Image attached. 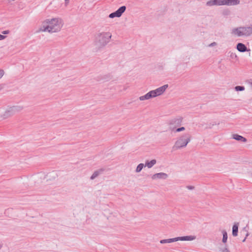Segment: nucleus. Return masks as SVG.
<instances>
[{
    "label": "nucleus",
    "instance_id": "nucleus-11",
    "mask_svg": "<svg viewBox=\"0 0 252 252\" xmlns=\"http://www.w3.org/2000/svg\"><path fill=\"white\" fill-rule=\"evenodd\" d=\"M239 3V0H224V5H236Z\"/></svg>",
    "mask_w": 252,
    "mask_h": 252
},
{
    "label": "nucleus",
    "instance_id": "nucleus-29",
    "mask_svg": "<svg viewBox=\"0 0 252 252\" xmlns=\"http://www.w3.org/2000/svg\"><path fill=\"white\" fill-rule=\"evenodd\" d=\"M187 189H190V190H192L193 189H194V187L193 186H188L187 187Z\"/></svg>",
    "mask_w": 252,
    "mask_h": 252
},
{
    "label": "nucleus",
    "instance_id": "nucleus-21",
    "mask_svg": "<svg viewBox=\"0 0 252 252\" xmlns=\"http://www.w3.org/2000/svg\"><path fill=\"white\" fill-rule=\"evenodd\" d=\"M236 91H243L245 90V87L242 86H237L235 87Z\"/></svg>",
    "mask_w": 252,
    "mask_h": 252
},
{
    "label": "nucleus",
    "instance_id": "nucleus-30",
    "mask_svg": "<svg viewBox=\"0 0 252 252\" xmlns=\"http://www.w3.org/2000/svg\"><path fill=\"white\" fill-rule=\"evenodd\" d=\"M50 174H51V175H52V176L54 178H55L56 177V176H57V174L55 173H54V172L51 173H50Z\"/></svg>",
    "mask_w": 252,
    "mask_h": 252
},
{
    "label": "nucleus",
    "instance_id": "nucleus-18",
    "mask_svg": "<svg viewBox=\"0 0 252 252\" xmlns=\"http://www.w3.org/2000/svg\"><path fill=\"white\" fill-rule=\"evenodd\" d=\"M222 235H223L222 242V243L225 244L226 243L227 240V232L225 230H223L222 231Z\"/></svg>",
    "mask_w": 252,
    "mask_h": 252
},
{
    "label": "nucleus",
    "instance_id": "nucleus-20",
    "mask_svg": "<svg viewBox=\"0 0 252 252\" xmlns=\"http://www.w3.org/2000/svg\"><path fill=\"white\" fill-rule=\"evenodd\" d=\"M215 5H224V0H214Z\"/></svg>",
    "mask_w": 252,
    "mask_h": 252
},
{
    "label": "nucleus",
    "instance_id": "nucleus-4",
    "mask_svg": "<svg viewBox=\"0 0 252 252\" xmlns=\"http://www.w3.org/2000/svg\"><path fill=\"white\" fill-rule=\"evenodd\" d=\"M191 136L189 134H185L180 136L173 147L174 150H178L186 147L190 142Z\"/></svg>",
    "mask_w": 252,
    "mask_h": 252
},
{
    "label": "nucleus",
    "instance_id": "nucleus-16",
    "mask_svg": "<svg viewBox=\"0 0 252 252\" xmlns=\"http://www.w3.org/2000/svg\"><path fill=\"white\" fill-rule=\"evenodd\" d=\"M103 171V169H100L98 170L95 171L94 173L91 176L90 179L91 180H94L95 178H96L100 174H101Z\"/></svg>",
    "mask_w": 252,
    "mask_h": 252
},
{
    "label": "nucleus",
    "instance_id": "nucleus-8",
    "mask_svg": "<svg viewBox=\"0 0 252 252\" xmlns=\"http://www.w3.org/2000/svg\"><path fill=\"white\" fill-rule=\"evenodd\" d=\"M168 87V85L166 84L160 87L155 90L151 91V93H152L153 97H155L162 94Z\"/></svg>",
    "mask_w": 252,
    "mask_h": 252
},
{
    "label": "nucleus",
    "instance_id": "nucleus-14",
    "mask_svg": "<svg viewBox=\"0 0 252 252\" xmlns=\"http://www.w3.org/2000/svg\"><path fill=\"white\" fill-rule=\"evenodd\" d=\"M232 138L236 140L242 141L243 142H246L247 141V140L246 138L237 134H233Z\"/></svg>",
    "mask_w": 252,
    "mask_h": 252
},
{
    "label": "nucleus",
    "instance_id": "nucleus-7",
    "mask_svg": "<svg viewBox=\"0 0 252 252\" xmlns=\"http://www.w3.org/2000/svg\"><path fill=\"white\" fill-rule=\"evenodd\" d=\"M183 119V117L181 116H178L171 119L168 123L169 129L172 131H174L176 128L182 125Z\"/></svg>",
    "mask_w": 252,
    "mask_h": 252
},
{
    "label": "nucleus",
    "instance_id": "nucleus-10",
    "mask_svg": "<svg viewBox=\"0 0 252 252\" xmlns=\"http://www.w3.org/2000/svg\"><path fill=\"white\" fill-rule=\"evenodd\" d=\"M168 177V175L167 174L163 172H160L158 173H156L154 174L152 176V179L153 180L156 179H166Z\"/></svg>",
    "mask_w": 252,
    "mask_h": 252
},
{
    "label": "nucleus",
    "instance_id": "nucleus-5",
    "mask_svg": "<svg viewBox=\"0 0 252 252\" xmlns=\"http://www.w3.org/2000/svg\"><path fill=\"white\" fill-rule=\"evenodd\" d=\"M23 109V106L21 105H15L8 107L1 115V117L3 119H6L21 112Z\"/></svg>",
    "mask_w": 252,
    "mask_h": 252
},
{
    "label": "nucleus",
    "instance_id": "nucleus-19",
    "mask_svg": "<svg viewBox=\"0 0 252 252\" xmlns=\"http://www.w3.org/2000/svg\"><path fill=\"white\" fill-rule=\"evenodd\" d=\"M144 166H145V165H144L143 163L139 164L136 167V169L135 170L136 172V173L140 172L142 170V169H143Z\"/></svg>",
    "mask_w": 252,
    "mask_h": 252
},
{
    "label": "nucleus",
    "instance_id": "nucleus-31",
    "mask_svg": "<svg viewBox=\"0 0 252 252\" xmlns=\"http://www.w3.org/2000/svg\"><path fill=\"white\" fill-rule=\"evenodd\" d=\"M213 126H214V124H212V125H210V126H209V128H212V127Z\"/></svg>",
    "mask_w": 252,
    "mask_h": 252
},
{
    "label": "nucleus",
    "instance_id": "nucleus-17",
    "mask_svg": "<svg viewBox=\"0 0 252 252\" xmlns=\"http://www.w3.org/2000/svg\"><path fill=\"white\" fill-rule=\"evenodd\" d=\"M157 162L156 159H152L150 161L147 160L145 163V166L148 167L149 168H152Z\"/></svg>",
    "mask_w": 252,
    "mask_h": 252
},
{
    "label": "nucleus",
    "instance_id": "nucleus-9",
    "mask_svg": "<svg viewBox=\"0 0 252 252\" xmlns=\"http://www.w3.org/2000/svg\"><path fill=\"white\" fill-rule=\"evenodd\" d=\"M126 7L125 6H122L120 7L114 12L111 13L109 15L110 18H114L115 17H120L122 16L123 13L126 11Z\"/></svg>",
    "mask_w": 252,
    "mask_h": 252
},
{
    "label": "nucleus",
    "instance_id": "nucleus-15",
    "mask_svg": "<svg viewBox=\"0 0 252 252\" xmlns=\"http://www.w3.org/2000/svg\"><path fill=\"white\" fill-rule=\"evenodd\" d=\"M238 223H235L232 227V235L233 236H237L238 232Z\"/></svg>",
    "mask_w": 252,
    "mask_h": 252
},
{
    "label": "nucleus",
    "instance_id": "nucleus-26",
    "mask_svg": "<svg viewBox=\"0 0 252 252\" xmlns=\"http://www.w3.org/2000/svg\"><path fill=\"white\" fill-rule=\"evenodd\" d=\"M216 45H217V43L215 42H213L211 43V44H210L209 45V47H213V46H216Z\"/></svg>",
    "mask_w": 252,
    "mask_h": 252
},
{
    "label": "nucleus",
    "instance_id": "nucleus-12",
    "mask_svg": "<svg viewBox=\"0 0 252 252\" xmlns=\"http://www.w3.org/2000/svg\"><path fill=\"white\" fill-rule=\"evenodd\" d=\"M236 48L240 52H245L248 51L246 46L242 43H238L237 44Z\"/></svg>",
    "mask_w": 252,
    "mask_h": 252
},
{
    "label": "nucleus",
    "instance_id": "nucleus-28",
    "mask_svg": "<svg viewBox=\"0 0 252 252\" xmlns=\"http://www.w3.org/2000/svg\"><path fill=\"white\" fill-rule=\"evenodd\" d=\"M6 36L0 34V40H3L6 38Z\"/></svg>",
    "mask_w": 252,
    "mask_h": 252
},
{
    "label": "nucleus",
    "instance_id": "nucleus-33",
    "mask_svg": "<svg viewBox=\"0 0 252 252\" xmlns=\"http://www.w3.org/2000/svg\"><path fill=\"white\" fill-rule=\"evenodd\" d=\"M251 85L252 86V83H251Z\"/></svg>",
    "mask_w": 252,
    "mask_h": 252
},
{
    "label": "nucleus",
    "instance_id": "nucleus-27",
    "mask_svg": "<svg viewBox=\"0 0 252 252\" xmlns=\"http://www.w3.org/2000/svg\"><path fill=\"white\" fill-rule=\"evenodd\" d=\"M9 33V31L6 30V31H3L2 32V33L3 34H7Z\"/></svg>",
    "mask_w": 252,
    "mask_h": 252
},
{
    "label": "nucleus",
    "instance_id": "nucleus-13",
    "mask_svg": "<svg viewBox=\"0 0 252 252\" xmlns=\"http://www.w3.org/2000/svg\"><path fill=\"white\" fill-rule=\"evenodd\" d=\"M154 98L153 96L152 95V93H151V91H150L148 93H147L146 94L141 96L139 97V99L141 101H143L145 100H148L150 98Z\"/></svg>",
    "mask_w": 252,
    "mask_h": 252
},
{
    "label": "nucleus",
    "instance_id": "nucleus-1",
    "mask_svg": "<svg viewBox=\"0 0 252 252\" xmlns=\"http://www.w3.org/2000/svg\"><path fill=\"white\" fill-rule=\"evenodd\" d=\"M63 25V21L60 18L48 19L42 22L38 32H57L61 31Z\"/></svg>",
    "mask_w": 252,
    "mask_h": 252
},
{
    "label": "nucleus",
    "instance_id": "nucleus-23",
    "mask_svg": "<svg viewBox=\"0 0 252 252\" xmlns=\"http://www.w3.org/2000/svg\"><path fill=\"white\" fill-rule=\"evenodd\" d=\"M185 129V127H179V128H176V129L174 130V132H181L182 131H183Z\"/></svg>",
    "mask_w": 252,
    "mask_h": 252
},
{
    "label": "nucleus",
    "instance_id": "nucleus-6",
    "mask_svg": "<svg viewBox=\"0 0 252 252\" xmlns=\"http://www.w3.org/2000/svg\"><path fill=\"white\" fill-rule=\"evenodd\" d=\"M196 237L194 236H185L182 237H177L173 238H170L167 239H163L160 241V244L170 243L178 241H192L195 239Z\"/></svg>",
    "mask_w": 252,
    "mask_h": 252
},
{
    "label": "nucleus",
    "instance_id": "nucleus-25",
    "mask_svg": "<svg viewBox=\"0 0 252 252\" xmlns=\"http://www.w3.org/2000/svg\"><path fill=\"white\" fill-rule=\"evenodd\" d=\"M4 73V71L2 69H0V79L3 76Z\"/></svg>",
    "mask_w": 252,
    "mask_h": 252
},
{
    "label": "nucleus",
    "instance_id": "nucleus-3",
    "mask_svg": "<svg viewBox=\"0 0 252 252\" xmlns=\"http://www.w3.org/2000/svg\"><path fill=\"white\" fill-rule=\"evenodd\" d=\"M231 33L238 37L249 36L252 34V25L234 28L232 30Z\"/></svg>",
    "mask_w": 252,
    "mask_h": 252
},
{
    "label": "nucleus",
    "instance_id": "nucleus-24",
    "mask_svg": "<svg viewBox=\"0 0 252 252\" xmlns=\"http://www.w3.org/2000/svg\"><path fill=\"white\" fill-rule=\"evenodd\" d=\"M221 252H230L229 250L227 247H225L224 249H220Z\"/></svg>",
    "mask_w": 252,
    "mask_h": 252
},
{
    "label": "nucleus",
    "instance_id": "nucleus-32",
    "mask_svg": "<svg viewBox=\"0 0 252 252\" xmlns=\"http://www.w3.org/2000/svg\"><path fill=\"white\" fill-rule=\"evenodd\" d=\"M246 239V237H245V239H243V240L242 241H243V242H244L245 241Z\"/></svg>",
    "mask_w": 252,
    "mask_h": 252
},
{
    "label": "nucleus",
    "instance_id": "nucleus-2",
    "mask_svg": "<svg viewBox=\"0 0 252 252\" xmlns=\"http://www.w3.org/2000/svg\"><path fill=\"white\" fill-rule=\"evenodd\" d=\"M112 34L110 32L98 33L95 37L94 45L98 49L105 47L110 41Z\"/></svg>",
    "mask_w": 252,
    "mask_h": 252
},
{
    "label": "nucleus",
    "instance_id": "nucleus-22",
    "mask_svg": "<svg viewBox=\"0 0 252 252\" xmlns=\"http://www.w3.org/2000/svg\"><path fill=\"white\" fill-rule=\"evenodd\" d=\"M206 5L208 6L215 5L214 0H210L209 1H208L206 3Z\"/></svg>",
    "mask_w": 252,
    "mask_h": 252
}]
</instances>
